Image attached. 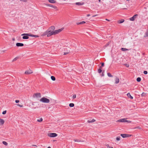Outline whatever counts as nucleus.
<instances>
[{"label":"nucleus","mask_w":148,"mask_h":148,"mask_svg":"<svg viewBox=\"0 0 148 148\" xmlns=\"http://www.w3.org/2000/svg\"><path fill=\"white\" fill-rule=\"evenodd\" d=\"M116 122H117L122 123L127 122L129 123H131V121H130L127 120L125 118L120 119L117 120Z\"/></svg>","instance_id":"obj_1"},{"label":"nucleus","mask_w":148,"mask_h":148,"mask_svg":"<svg viewBox=\"0 0 148 148\" xmlns=\"http://www.w3.org/2000/svg\"><path fill=\"white\" fill-rule=\"evenodd\" d=\"M40 101L45 103H49L50 102V100L49 99L45 97H42L40 99Z\"/></svg>","instance_id":"obj_2"},{"label":"nucleus","mask_w":148,"mask_h":148,"mask_svg":"<svg viewBox=\"0 0 148 148\" xmlns=\"http://www.w3.org/2000/svg\"><path fill=\"white\" fill-rule=\"evenodd\" d=\"M63 29H64L63 28H62L61 29H59L58 30H55L54 31H53L54 35H55L56 34H57L60 33V32H61L63 30Z\"/></svg>","instance_id":"obj_3"},{"label":"nucleus","mask_w":148,"mask_h":148,"mask_svg":"<svg viewBox=\"0 0 148 148\" xmlns=\"http://www.w3.org/2000/svg\"><path fill=\"white\" fill-rule=\"evenodd\" d=\"M33 97L34 98H40L41 97V94L39 92L35 93L33 94Z\"/></svg>","instance_id":"obj_4"},{"label":"nucleus","mask_w":148,"mask_h":148,"mask_svg":"<svg viewBox=\"0 0 148 148\" xmlns=\"http://www.w3.org/2000/svg\"><path fill=\"white\" fill-rule=\"evenodd\" d=\"M21 36H29L35 38L38 37L39 36L37 35H34L29 34H23L21 35Z\"/></svg>","instance_id":"obj_5"},{"label":"nucleus","mask_w":148,"mask_h":148,"mask_svg":"<svg viewBox=\"0 0 148 148\" xmlns=\"http://www.w3.org/2000/svg\"><path fill=\"white\" fill-rule=\"evenodd\" d=\"M48 135L51 137H54L57 136L58 135L56 133H50L48 134Z\"/></svg>","instance_id":"obj_6"},{"label":"nucleus","mask_w":148,"mask_h":148,"mask_svg":"<svg viewBox=\"0 0 148 148\" xmlns=\"http://www.w3.org/2000/svg\"><path fill=\"white\" fill-rule=\"evenodd\" d=\"M121 136L123 138H125L126 137H128L129 136H130L131 135H129L127 134H121Z\"/></svg>","instance_id":"obj_7"},{"label":"nucleus","mask_w":148,"mask_h":148,"mask_svg":"<svg viewBox=\"0 0 148 148\" xmlns=\"http://www.w3.org/2000/svg\"><path fill=\"white\" fill-rule=\"evenodd\" d=\"M55 29V27L53 26H52L50 27L48 29L49 30V31H50V32L52 30L54 31V30Z\"/></svg>","instance_id":"obj_8"},{"label":"nucleus","mask_w":148,"mask_h":148,"mask_svg":"<svg viewBox=\"0 0 148 148\" xmlns=\"http://www.w3.org/2000/svg\"><path fill=\"white\" fill-rule=\"evenodd\" d=\"M54 35V33L53 31H51L48 33L47 36L49 37L51 36L52 35Z\"/></svg>","instance_id":"obj_9"},{"label":"nucleus","mask_w":148,"mask_h":148,"mask_svg":"<svg viewBox=\"0 0 148 148\" xmlns=\"http://www.w3.org/2000/svg\"><path fill=\"white\" fill-rule=\"evenodd\" d=\"M33 73L32 71L30 70H27L25 72V73L26 74H29L32 73Z\"/></svg>","instance_id":"obj_10"},{"label":"nucleus","mask_w":148,"mask_h":148,"mask_svg":"<svg viewBox=\"0 0 148 148\" xmlns=\"http://www.w3.org/2000/svg\"><path fill=\"white\" fill-rule=\"evenodd\" d=\"M50 32V31H49V30H47L46 32H45L41 36H44L47 35L48 33Z\"/></svg>","instance_id":"obj_11"},{"label":"nucleus","mask_w":148,"mask_h":148,"mask_svg":"<svg viewBox=\"0 0 148 148\" xmlns=\"http://www.w3.org/2000/svg\"><path fill=\"white\" fill-rule=\"evenodd\" d=\"M16 45L17 47H22L24 46V44L22 43H17Z\"/></svg>","instance_id":"obj_12"},{"label":"nucleus","mask_w":148,"mask_h":148,"mask_svg":"<svg viewBox=\"0 0 148 148\" xmlns=\"http://www.w3.org/2000/svg\"><path fill=\"white\" fill-rule=\"evenodd\" d=\"M4 123V121L3 119H0V125H2Z\"/></svg>","instance_id":"obj_13"},{"label":"nucleus","mask_w":148,"mask_h":148,"mask_svg":"<svg viewBox=\"0 0 148 148\" xmlns=\"http://www.w3.org/2000/svg\"><path fill=\"white\" fill-rule=\"evenodd\" d=\"M137 15L136 14L134 15L132 17L130 18V20L132 21H134L135 19V18H136V16Z\"/></svg>","instance_id":"obj_14"},{"label":"nucleus","mask_w":148,"mask_h":148,"mask_svg":"<svg viewBox=\"0 0 148 148\" xmlns=\"http://www.w3.org/2000/svg\"><path fill=\"white\" fill-rule=\"evenodd\" d=\"M75 4L76 5H83L84 4V3H81L80 2H76L75 3Z\"/></svg>","instance_id":"obj_15"},{"label":"nucleus","mask_w":148,"mask_h":148,"mask_svg":"<svg viewBox=\"0 0 148 148\" xmlns=\"http://www.w3.org/2000/svg\"><path fill=\"white\" fill-rule=\"evenodd\" d=\"M119 79L118 77H116L115 79V83L118 84L119 83Z\"/></svg>","instance_id":"obj_16"},{"label":"nucleus","mask_w":148,"mask_h":148,"mask_svg":"<svg viewBox=\"0 0 148 148\" xmlns=\"http://www.w3.org/2000/svg\"><path fill=\"white\" fill-rule=\"evenodd\" d=\"M47 5L49 7L53 8L54 9H56L57 8V7L56 6H54L53 5H51V4H48Z\"/></svg>","instance_id":"obj_17"},{"label":"nucleus","mask_w":148,"mask_h":148,"mask_svg":"<svg viewBox=\"0 0 148 148\" xmlns=\"http://www.w3.org/2000/svg\"><path fill=\"white\" fill-rule=\"evenodd\" d=\"M49 2L52 3H56V1L55 0H48Z\"/></svg>","instance_id":"obj_18"},{"label":"nucleus","mask_w":148,"mask_h":148,"mask_svg":"<svg viewBox=\"0 0 148 148\" xmlns=\"http://www.w3.org/2000/svg\"><path fill=\"white\" fill-rule=\"evenodd\" d=\"M95 120L94 119H92L91 121L88 120L87 122L88 123H92L95 122Z\"/></svg>","instance_id":"obj_19"},{"label":"nucleus","mask_w":148,"mask_h":148,"mask_svg":"<svg viewBox=\"0 0 148 148\" xmlns=\"http://www.w3.org/2000/svg\"><path fill=\"white\" fill-rule=\"evenodd\" d=\"M23 36V39H28L29 38V37L28 36H29L24 35Z\"/></svg>","instance_id":"obj_20"},{"label":"nucleus","mask_w":148,"mask_h":148,"mask_svg":"<svg viewBox=\"0 0 148 148\" xmlns=\"http://www.w3.org/2000/svg\"><path fill=\"white\" fill-rule=\"evenodd\" d=\"M127 95L129 98H130L131 99H133V97L131 96L130 93H128L127 94Z\"/></svg>","instance_id":"obj_21"},{"label":"nucleus","mask_w":148,"mask_h":148,"mask_svg":"<svg viewBox=\"0 0 148 148\" xmlns=\"http://www.w3.org/2000/svg\"><path fill=\"white\" fill-rule=\"evenodd\" d=\"M124 21V20L123 19H122L120 20H119L118 21V23H123Z\"/></svg>","instance_id":"obj_22"},{"label":"nucleus","mask_w":148,"mask_h":148,"mask_svg":"<svg viewBox=\"0 0 148 148\" xmlns=\"http://www.w3.org/2000/svg\"><path fill=\"white\" fill-rule=\"evenodd\" d=\"M85 23H86L84 21H83L82 22L77 23V25L82 24H84Z\"/></svg>","instance_id":"obj_23"},{"label":"nucleus","mask_w":148,"mask_h":148,"mask_svg":"<svg viewBox=\"0 0 148 148\" xmlns=\"http://www.w3.org/2000/svg\"><path fill=\"white\" fill-rule=\"evenodd\" d=\"M121 50L122 51H125L128 50V49H127L123 48H121Z\"/></svg>","instance_id":"obj_24"},{"label":"nucleus","mask_w":148,"mask_h":148,"mask_svg":"<svg viewBox=\"0 0 148 148\" xmlns=\"http://www.w3.org/2000/svg\"><path fill=\"white\" fill-rule=\"evenodd\" d=\"M43 120V119L42 118H40L39 119H38L37 120V121L38 122H42Z\"/></svg>","instance_id":"obj_25"},{"label":"nucleus","mask_w":148,"mask_h":148,"mask_svg":"<svg viewBox=\"0 0 148 148\" xmlns=\"http://www.w3.org/2000/svg\"><path fill=\"white\" fill-rule=\"evenodd\" d=\"M2 143L5 146H7L8 145V143L6 141H3L2 142Z\"/></svg>","instance_id":"obj_26"},{"label":"nucleus","mask_w":148,"mask_h":148,"mask_svg":"<svg viewBox=\"0 0 148 148\" xmlns=\"http://www.w3.org/2000/svg\"><path fill=\"white\" fill-rule=\"evenodd\" d=\"M107 75L108 76L110 77H112V75L110 73H107Z\"/></svg>","instance_id":"obj_27"},{"label":"nucleus","mask_w":148,"mask_h":148,"mask_svg":"<svg viewBox=\"0 0 148 148\" xmlns=\"http://www.w3.org/2000/svg\"><path fill=\"white\" fill-rule=\"evenodd\" d=\"M74 106V104L73 103H70L69 104V106L71 107H73Z\"/></svg>","instance_id":"obj_28"},{"label":"nucleus","mask_w":148,"mask_h":148,"mask_svg":"<svg viewBox=\"0 0 148 148\" xmlns=\"http://www.w3.org/2000/svg\"><path fill=\"white\" fill-rule=\"evenodd\" d=\"M51 79L53 81H55L56 80L55 77L53 76H51Z\"/></svg>","instance_id":"obj_29"},{"label":"nucleus","mask_w":148,"mask_h":148,"mask_svg":"<svg viewBox=\"0 0 148 148\" xmlns=\"http://www.w3.org/2000/svg\"><path fill=\"white\" fill-rule=\"evenodd\" d=\"M146 93H144V92H143L141 94V97H143L146 96Z\"/></svg>","instance_id":"obj_30"},{"label":"nucleus","mask_w":148,"mask_h":148,"mask_svg":"<svg viewBox=\"0 0 148 148\" xmlns=\"http://www.w3.org/2000/svg\"><path fill=\"white\" fill-rule=\"evenodd\" d=\"M141 80V78L139 77H138L136 79L137 81L138 82H140Z\"/></svg>","instance_id":"obj_31"},{"label":"nucleus","mask_w":148,"mask_h":148,"mask_svg":"<svg viewBox=\"0 0 148 148\" xmlns=\"http://www.w3.org/2000/svg\"><path fill=\"white\" fill-rule=\"evenodd\" d=\"M106 146L107 147V148H114L110 146L109 145H108V144L106 145Z\"/></svg>","instance_id":"obj_32"},{"label":"nucleus","mask_w":148,"mask_h":148,"mask_svg":"<svg viewBox=\"0 0 148 148\" xmlns=\"http://www.w3.org/2000/svg\"><path fill=\"white\" fill-rule=\"evenodd\" d=\"M121 137H116V139L117 141H119L120 140Z\"/></svg>","instance_id":"obj_33"},{"label":"nucleus","mask_w":148,"mask_h":148,"mask_svg":"<svg viewBox=\"0 0 148 148\" xmlns=\"http://www.w3.org/2000/svg\"><path fill=\"white\" fill-rule=\"evenodd\" d=\"M74 140L75 142H80L81 141L80 140L78 139H74Z\"/></svg>","instance_id":"obj_34"},{"label":"nucleus","mask_w":148,"mask_h":148,"mask_svg":"<svg viewBox=\"0 0 148 148\" xmlns=\"http://www.w3.org/2000/svg\"><path fill=\"white\" fill-rule=\"evenodd\" d=\"M98 71V72L99 73H100L102 71L101 69H99Z\"/></svg>","instance_id":"obj_35"},{"label":"nucleus","mask_w":148,"mask_h":148,"mask_svg":"<svg viewBox=\"0 0 148 148\" xmlns=\"http://www.w3.org/2000/svg\"><path fill=\"white\" fill-rule=\"evenodd\" d=\"M76 95L75 94V95H74L73 96V99H75V98H76Z\"/></svg>","instance_id":"obj_36"},{"label":"nucleus","mask_w":148,"mask_h":148,"mask_svg":"<svg viewBox=\"0 0 148 148\" xmlns=\"http://www.w3.org/2000/svg\"><path fill=\"white\" fill-rule=\"evenodd\" d=\"M145 35H146V36H148V30H147V32H146L145 34Z\"/></svg>","instance_id":"obj_37"},{"label":"nucleus","mask_w":148,"mask_h":148,"mask_svg":"<svg viewBox=\"0 0 148 148\" xmlns=\"http://www.w3.org/2000/svg\"><path fill=\"white\" fill-rule=\"evenodd\" d=\"M6 113V110H5V111H3V112H2V114H5Z\"/></svg>","instance_id":"obj_38"},{"label":"nucleus","mask_w":148,"mask_h":148,"mask_svg":"<svg viewBox=\"0 0 148 148\" xmlns=\"http://www.w3.org/2000/svg\"><path fill=\"white\" fill-rule=\"evenodd\" d=\"M141 129V128L139 126H138V127H135L134 128V129Z\"/></svg>","instance_id":"obj_39"},{"label":"nucleus","mask_w":148,"mask_h":148,"mask_svg":"<svg viewBox=\"0 0 148 148\" xmlns=\"http://www.w3.org/2000/svg\"><path fill=\"white\" fill-rule=\"evenodd\" d=\"M18 59V57H16L13 60V62L14 61H16V60H17Z\"/></svg>","instance_id":"obj_40"},{"label":"nucleus","mask_w":148,"mask_h":148,"mask_svg":"<svg viewBox=\"0 0 148 148\" xmlns=\"http://www.w3.org/2000/svg\"><path fill=\"white\" fill-rule=\"evenodd\" d=\"M104 63H101V66L100 67V68H101L102 66H104Z\"/></svg>","instance_id":"obj_41"},{"label":"nucleus","mask_w":148,"mask_h":148,"mask_svg":"<svg viewBox=\"0 0 148 148\" xmlns=\"http://www.w3.org/2000/svg\"><path fill=\"white\" fill-rule=\"evenodd\" d=\"M144 73L145 74H147V71H144Z\"/></svg>","instance_id":"obj_42"},{"label":"nucleus","mask_w":148,"mask_h":148,"mask_svg":"<svg viewBox=\"0 0 148 148\" xmlns=\"http://www.w3.org/2000/svg\"><path fill=\"white\" fill-rule=\"evenodd\" d=\"M17 106H19L21 107H23V106L22 105H20V104H18L17 105Z\"/></svg>","instance_id":"obj_43"},{"label":"nucleus","mask_w":148,"mask_h":148,"mask_svg":"<svg viewBox=\"0 0 148 148\" xmlns=\"http://www.w3.org/2000/svg\"><path fill=\"white\" fill-rule=\"evenodd\" d=\"M104 72H103L102 73L101 76H104Z\"/></svg>","instance_id":"obj_44"},{"label":"nucleus","mask_w":148,"mask_h":148,"mask_svg":"<svg viewBox=\"0 0 148 148\" xmlns=\"http://www.w3.org/2000/svg\"><path fill=\"white\" fill-rule=\"evenodd\" d=\"M15 102L16 103H18L19 102V101L18 100H16L15 101Z\"/></svg>","instance_id":"obj_45"},{"label":"nucleus","mask_w":148,"mask_h":148,"mask_svg":"<svg viewBox=\"0 0 148 148\" xmlns=\"http://www.w3.org/2000/svg\"><path fill=\"white\" fill-rule=\"evenodd\" d=\"M125 65L127 67H128L129 66V65L128 64H125Z\"/></svg>","instance_id":"obj_46"},{"label":"nucleus","mask_w":148,"mask_h":148,"mask_svg":"<svg viewBox=\"0 0 148 148\" xmlns=\"http://www.w3.org/2000/svg\"><path fill=\"white\" fill-rule=\"evenodd\" d=\"M68 53L67 52H65L64 53V55H66Z\"/></svg>","instance_id":"obj_47"},{"label":"nucleus","mask_w":148,"mask_h":148,"mask_svg":"<svg viewBox=\"0 0 148 148\" xmlns=\"http://www.w3.org/2000/svg\"><path fill=\"white\" fill-rule=\"evenodd\" d=\"M97 14H96V15H94L93 16H92L93 17H95V16H97Z\"/></svg>","instance_id":"obj_48"},{"label":"nucleus","mask_w":148,"mask_h":148,"mask_svg":"<svg viewBox=\"0 0 148 148\" xmlns=\"http://www.w3.org/2000/svg\"><path fill=\"white\" fill-rule=\"evenodd\" d=\"M90 16V14H88L87 15V16Z\"/></svg>","instance_id":"obj_49"},{"label":"nucleus","mask_w":148,"mask_h":148,"mask_svg":"<svg viewBox=\"0 0 148 148\" xmlns=\"http://www.w3.org/2000/svg\"><path fill=\"white\" fill-rule=\"evenodd\" d=\"M106 20L108 21H110V20H108V19H106Z\"/></svg>","instance_id":"obj_50"},{"label":"nucleus","mask_w":148,"mask_h":148,"mask_svg":"<svg viewBox=\"0 0 148 148\" xmlns=\"http://www.w3.org/2000/svg\"><path fill=\"white\" fill-rule=\"evenodd\" d=\"M47 148H51L50 147H47Z\"/></svg>","instance_id":"obj_51"},{"label":"nucleus","mask_w":148,"mask_h":148,"mask_svg":"<svg viewBox=\"0 0 148 148\" xmlns=\"http://www.w3.org/2000/svg\"><path fill=\"white\" fill-rule=\"evenodd\" d=\"M99 0V2H100L101 1V0Z\"/></svg>","instance_id":"obj_52"},{"label":"nucleus","mask_w":148,"mask_h":148,"mask_svg":"<svg viewBox=\"0 0 148 148\" xmlns=\"http://www.w3.org/2000/svg\"><path fill=\"white\" fill-rule=\"evenodd\" d=\"M12 40H14V38L13 39H12Z\"/></svg>","instance_id":"obj_53"},{"label":"nucleus","mask_w":148,"mask_h":148,"mask_svg":"<svg viewBox=\"0 0 148 148\" xmlns=\"http://www.w3.org/2000/svg\"><path fill=\"white\" fill-rule=\"evenodd\" d=\"M127 0V1H129V0Z\"/></svg>","instance_id":"obj_54"},{"label":"nucleus","mask_w":148,"mask_h":148,"mask_svg":"<svg viewBox=\"0 0 148 148\" xmlns=\"http://www.w3.org/2000/svg\"><path fill=\"white\" fill-rule=\"evenodd\" d=\"M34 145V146H36V145Z\"/></svg>","instance_id":"obj_55"}]
</instances>
